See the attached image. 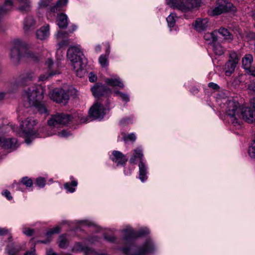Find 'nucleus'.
<instances>
[{
	"label": "nucleus",
	"mask_w": 255,
	"mask_h": 255,
	"mask_svg": "<svg viewBox=\"0 0 255 255\" xmlns=\"http://www.w3.org/2000/svg\"><path fill=\"white\" fill-rule=\"evenodd\" d=\"M61 230V228L59 226L55 227L52 229L48 231L46 234V239L45 240H41L39 241V242L43 243V244H47L49 243L51 241V236L52 235L55 234V233H58L60 232Z\"/></svg>",
	"instance_id": "nucleus-28"
},
{
	"label": "nucleus",
	"mask_w": 255,
	"mask_h": 255,
	"mask_svg": "<svg viewBox=\"0 0 255 255\" xmlns=\"http://www.w3.org/2000/svg\"><path fill=\"white\" fill-rule=\"evenodd\" d=\"M35 249L33 248L31 250L26 252L24 255H35Z\"/></svg>",
	"instance_id": "nucleus-58"
},
{
	"label": "nucleus",
	"mask_w": 255,
	"mask_h": 255,
	"mask_svg": "<svg viewBox=\"0 0 255 255\" xmlns=\"http://www.w3.org/2000/svg\"><path fill=\"white\" fill-rule=\"evenodd\" d=\"M44 94V89L41 86L34 85L30 86L23 94V98L25 102L24 106L28 108L35 105L43 99Z\"/></svg>",
	"instance_id": "nucleus-5"
},
{
	"label": "nucleus",
	"mask_w": 255,
	"mask_h": 255,
	"mask_svg": "<svg viewBox=\"0 0 255 255\" xmlns=\"http://www.w3.org/2000/svg\"><path fill=\"white\" fill-rule=\"evenodd\" d=\"M34 77V73L32 72H28L23 73L20 75L17 78L15 83L12 85V88H14L16 86H25L28 81H32Z\"/></svg>",
	"instance_id": "nucleus-14"
},
{
	"label": "nucleus",
	"mask_w": 255,
	"mask_h": 255,
	"mask_svg": "<svg viewBox=\"0 0 255 255\" xmlns=\"http://www.w3.org/2000/svg\"><path fill=\"white\" fill-rule=\"evenodd\" d=\"M52 0H40L38 2V6L40 8L45 7L47 6Z\"/></svg>",
	"instance_id": "nucleus-47"
},
{
	"label": "nucleus",
	"mask_w": 255,
	"mask_h": 255,
	"mask_svg": "<svg viewBox=\"0 0 255 255\" xmlns=\"http://www.w3.org/2000/svg\"><path fill=\"white\" fill-rule=\"evenodd\" d=\"M109 56L105 55H101L99 58V62L102 67H106L108 66L109 62L108 58Z\"/></svg>",
	"instance_id": "nucleus-40"
},
{
	"label": "nucleus",
	"mask_w": 255,
	"mask_h": 255,
	"mask_svg": "<svg viewBox=\"0 0 255 255\" xmlns=\"http://www.w3.org/2000/svg\"><path fill=\"white\" fill-rule=\"evenodd\" d=\"M131 172H132V170L131 169H130L129 168H126L124 170V173L126 175H130Z\"/></svg>",
	"instance_id": "nucleus-60"
},
{
	"label": "nucleus",
	"mask_w": 255,
	"mask_h": 255,
	"mask_svg": "<svg viewBox=\"0 0 255 255\" xmlns=\"http://www.w3.org/2000/svg\"><path fill=\"white\" fill-rule=\"evenodd\" d=\"M105 239L106 240H107V241H108L109 242H114L115 240V238L114 236L108 237L107 236H105Z\"/></svg>",
	"instance_id": "nucleus-59"
},
{
	"label": "nucleus",
	"mask_w": 255,
	"mask_h": 255,
	"mask_svg": "<svg viewBox=\"0 0 255 255\" xmlns=\"http://www.w3.org/2000/svg\"><path fill=\"white\" fill-rule=\"evenodd\" d=\"M105 82L109 86L121 89H123L125 87L123 81L117 75H112L109 78H105Z\"/></svg>",
	"instance_id": "nucleus-16"
},
{
	"label": "nucleus",
	"mask_w": 255,
	"mask_h": 255,
	"mask_svg": "<svg viewBox=\"0 0 255 255\" xmlns=\"http://www.w3.org/2000/svg\"><path fill=\"white\" fill-rule=\"evenodd\" d=\"M193 25L197 31L205 30L209 26L208 19L207 18H199L196 19Z\"/></svg>",
	"instance_id": "nucleus-22"
},
{
	"label": "nucleus",
	"mask_w": 255,
	"mask_h": 255,
	"mask_svg": "<svg viewBox=\"0 0 255 255\" xmlns=\"http://www.w3.org/2000/svg\"><path fill=\"white\" fill-rule=\"evenodd\" d=\"M123 232L124 235L123 242L126 245V247L123 248L122 251L126 255H148L156 250V247L152 241L148 239L136 252L132 253L133 250L134 239L148 234L149 232L147 228H142L138 232H136L131 227H128L123 230Z\"/></svg>",
	"instance_id": "nucleus-2"
},
{
	"label": "nucleus",
	"mask_w": 255,
	"mask_h": 255,
	"mask_svg": "<svg viewBox=\"0 0 255 255\" xmlns=\"http://www.w3.org/2000/svg\"><path fill=\"white\" fill-rule=\"evenodd\" d=\"M213 50L217 55H222L225 51V48L217 41L212 44Z\"/></svg>",
	"instance_id": "nucleus-32"
},
{
	"label": "nucleus",
	"mask_w": 255,
	"mask_h": 255,
	"mask_svg": "<svg viewBox=\"0 0 255 255\" xmlns=\"http://www.w3.org/2000/svg\"><path fill=\"white\" fill-rule=\"evenodd\" d=\"M77 223L79 225L87 226H91L94 225V224L88 221V220H80L77 221Z\"/></svg>",
	"instance_id": "nucleus-49"
},
{
	"label": "nucleus",
	"mask_w": 255,
	"mask_h": 255,
	"mask_svg": "<svg viewBox=\"0 0 255 255\" xmlns=\"http://www.w3.org/2000/svg\"><path fill=\"white\" fill-rule=\"evenodd\" d=\"M19 4L18 9L21 12H27L29 10L31 3L29 0H17Z\"/></svg>",
	"instance_id": "nucleus-27"
},
{
	"label": "nucleus",
	"mask_w": 255,
	"mask_h": 255,
	"mask_svg": "<svg viewBox=\"0 0 255 255\" xmlns=\"http://www.w3.org/2000/svg\"><path fill=\"white\" fill-rule=\"evenodd\" d=\"M237 64L232 62L231 61H228L225 65V74L227 76H230L235 71Z\"/></svg>",
	"instance_id": "nucleus-30"
},
{
	"label": "nucleus",
	"mask_w": 255,
	"mask_h": 255,
	"mask_svg": "<svg viewBox=\"0 0 255 255\" xmlns=\"http://www.w3.org/2000/svg\"><path fill=\"white\" fill-rule=\"evenodd\" d=\"M11 91L10 90H8L6 92H1L0 93V100H1L4 99L5 97L7 98H9L10 97Z\"/></svg>",
	"instance_id": "nucleus-50"
},
{
	"label": "nucleus",
	"mask_w": 255,
	"mask_h": 255,
	"mask_svg": "<svg viewBox=\"0 0 255 255\" xmlns=\"http://www.w3.org/2000/svg\"><path fill=\"white\" fill-rule=\"evenodd\" d=\"M218 32L217 30H215L212 32H208L205 34L204 38L209 44H214L218 39Z\"/></svg>",
	"instance_id": "nucleus-26"
},
{
	"label": "nucleus",
	"mask_w": 255,
	"mask_h": 255,
	"mask_svg": "<svg viewBox=\"0 0 255 255\" xmlns=\"http://www.w3.org/2000/svg\"><path fill=\"white\" fill-rule=\"evenodd\" d=\"M49 96L50 98L58 103L66 104L69 100V95L62 89H55L51 91Z\"/></svg>",
	"instance_id": "nucleus-11"
},
{
	"label": "nucleus",
	"mask_w": 255,
	"mask_h": 255,
	"mask_svg": "<svg viewBox=\"0 0 255 255\" xmlns=\"http://www.w3.org/2000/svg\"><path fill=\"white\" fill-rule=\"evenodd\" d=\"M86 254L87 255H89L91 254L93 255H104L103 254H99L96 252H95L93 250H90V249H89L87 251Z\"/></svg>",
	"instance_id": "nucleus-57"
},
{
	"label": "nucleus",
	"mask_w": 255,
	"mask_h": 255,
	"mask_svg": "<svg viewBox=\"0 0 255 255\" xmlns=\"http://www.w3.org/2000/svg\"><path fill=\"white\" fill-rule=\"evenodd\" d=\"M38 110L40 114H46L47 113V110L44 104L41 102V101L37 102L35 105H33Z\"/></svg>",
	"instance_id": "nucleus-38"
},
{
	"label": "nucleus",
	"mask_w": 255,
	"mask_h": 255,
	"mask_svg": "<svg viewBox=\"0 0 255 255\" xmlns=\"http://www.w3.org/2000/svg\"><path fill=\"white\" fill-rule=\"evenodd\" d=\"M10 55L11 59L17 61L22 56V52L26 49V44L19 39H14L12 42Z\"/></svg>",
	"instance_id": "nucleus-10"
},
{
	"label": "nucleus",
	"mask_w": 255,
	"mask_h": 255,
	"mask_svg": "<svg viewBox=\"0 0 255 255\" xmlns=\"http://www.w3.org/2000/svg\"><path fill=\"white\" fill-rule=\"evenodd\" d=\"M23 250L20 246L9 244L6 246L5 252L7 255H20V251Z\"/></svg>",
	"instance_id": "nucleus-21"
},
{
	"label": "nucleus",
	"mask_w": 255,
	"mask_h": 255,
	"mask_svg": "<svg viewBox=\"0 0 255 255\" xmlns=\"http://www.w3.org/2000/svg\"><path fill=\"white\" fill-rule=\"evenodd\" d=\"M46 64L48 66L49 69V75L53 76L54 75L59 74V72L57 70H56L55 72L52 71L53 67H54V64L53 61L51 59H48L46 62Z\"/></svg>",
	"instance_id": "nucleus-41"
},
{
	"label": "nucleus",
	"mask_w": 255,
	"mask_h": 255,
	"mask_svg": "<svg viewBox=\"0 0 255 255\" xmlns=\"http://www.w3.org/2000/svg\"><path fill=\"white\" fill-rule=\"evenodd\" d=\"M253 60V57L251 55H246V56L244 57L242 60L243 68L247 70H249V69H250Z\"/></svg>",
	"instance_id": "nucleus-31"
},
{
	"label": "nucleus",
	"mask_w": 255,
	"mask_h": 255,
	"mask_svg": "<svg viewBox=\"0 0 255 255\" xmlns=\"http://www.w3.org/2000/svg\"><path fill=\"white\" fill-rule=\"evenodd\" d=\"M208 86L210 88H211L213 89H215V90H217L219 88V86L217 84L213 83V82L209 83L208 84Z\"/></svg>",
	"instance_id": "nucleus-56"
},
{
	"label": "nucleus",
	"mask_w": 255,
	"mask_h": 255,
	"mask_svg": "<svg viewBox=\"0 0 255 255\" xmlns=\"http://www.w3.org/2000/svg\"><path fill=\"white\" fill-rule=\"evenodd\" d=\"M13 7V2L10 0H5L4 5L0 6V17L5 13L7 11L11 10Z\"/></svg>",
	"instance_id": "nucleus-29"
},
{
	"label": "nucleus",
	"mask_w": 255,
	"mask_h": 255,
	"mask_svg": "<svg viewBox=\"0 0 255 255\" xmlns=\"http://www.w3.org/2000/svg\"><path fill=\"white\" fill-rule=\"evenodd\" d=\"M72 119V117L64 113H57L51 115L48 120V125L51 128H59L68 124Z\"/></svg>",
	"instance_id": "nucleus-7"
},
{
	"label": "nucleus",
	"mask_w": 255,
	"mask_h": 255,
	"mask_svg": "<svg viewBox=\"0 0 255 255\" xmlns=\"http://www.w3.org/2000/svg\"><path fill=\"white\" fill-rule=\"evenodd\" d=\"M68 33L62 31H58L55 35L57 43V52H61V49L65 47L69 43L68 38Z\"/></svg>",
	"instance_id": "nucleus-13"
},
{
	"label": "nucleus",
	"mask_w": 255,
	"mask_h": 255,
	"mask_svg": "<svg viewBox=\"0 0 255 255\" xmlns=\"http://www.w3.org/2000/svg\"><path fill=\"white\" fill-rule=\"evenodd\" d=\"M37 123L33 118H27L21 121L19 128L11 125L0 127V133H6L11 129L19 136L23 137L25 142L29 144L34 138L39 137L38 130L36 128Z\"/></svg>",
	"instance_id": "nucleus-3"
},
{
	"label": "nucleus",
	"mask_w": 255,
	"mask_h": 255,
	"mask_svg": "<svg viewBox=\"0 0 255 255\" xmlns=\"http://www.w3.org/2000/svg\"><path fill=\"white\" fill-rule=\"evenodd\" d=\"M170 7L182 12H187L199 5L198 0H165Z\"/></svg>",
	"instance_id": "nucleus-6"
},
{
	"label": "nucleus",
	"mask_w": 255,
	"mask_h": 255,
	"mask_svg": "<svg viewBox=\"0 0 255 255\" xmlns=\"http://www.w3.org/2000/svg\"><path fill=\"white\" fill-rule=\"evenodd\" d=\"M68 241L66 235H62L59 238V246L60 248H66L68 246Z\"/></svg>",
	"instance_id": "nucleus-37"
},
{
	"label": "nucleus",
	"mask_w": 255,
	"mask_h": 255,
	"mask_svg": "<svg viewBox=\"0 0 255 255\" xmlns=\"http://www.w3.org/2000/svg\"><path fill=\"white\" fill-rule=\"evenodd\" d=\"M110 53V46L109 44H108L106 46V54L105 55L109 56Z\"/></svg>",
	"instance_id": "nucleus-61"
},
{
	"label": "nucleus",
	"mask_w": 255,
	"mask_h": 255,
	"mask_svg": "<svg viewBox=\"0 0 255 255\" xmlns=\"http://www.w3.org/2000/svg\"><path fill=\"white\" fill-rule=\"evenodd\" d=\"M25 56L26 57L32 58L34 60H36L37 59V56L36 54L30 52L25 53Z\"/></svg>",
	"instance_id": "nucleus-53"
},
{
	"label": "nucleus",
	"mask_w": 255,
	"mask_h": 255,
	"mask_svg": "<svg viewBox=\"0 0 255 255\" xmlns=\"http://www.w3.org/2000/svg\"><path fill=\"white\" fill-rule=\"evenodd\" d=\"M9 230L6 228H0V236H5L9 233Z\"/></svg>",
	"instance_id": "nucleus-51"
},
{
	"label": "nucleus",
	"mask_w": 255,
	"mask_h": 255,
	"mask_svg": "<svg viewBox=\"0 0 255 255\" xmlns=\"http://www.w3.org/2000/svg\"><path fill=\"white\" fill-rule=\"evenodd\" d=\"M33 184L32 181L31 179L27 177H23L21 179L20 183H15L13 185V187L16 188V190L23 191L21 188L22 185H25L26 187H30Z\"/></svg>",
	"instance_id": "nucleus-25"
},
{
	"label": "nucleus",
	"mask_w": 255,
	"mask_h": 255,
	"mask_svg": "<svg viewBox=\"0 0 255 255\" xmlns=\"http://www.w3.org/2000/svg\"><path fill=\"white\" fill-rule=\"evenodd\" d=\"M47 78V77L46 76V77H45V76H41L40 78V80H44V79H46Z\"/></svg>",
	"instance_id": "nucleus-64"
},
{
	"label": "nucleus",
	"mask_w": 255,
	"mask_h": 255,
	"mask_svg": "<svg viewBox=\"0 0 255 255\" xmlns=\"http://www.w3.org/2000/svg\"><path fill=\"white\" fill-rule=\"evenodd\" d=\"M109 103L104 101L95 103L89 109V114L90 117L94 119L101 120L106 114V108L109 109Z\"/></svg>",
	"instance_id": "nucleus-8"
},
{
	"label": "nucleus",
	"mask_w": 255,
	"mask_h": 255,
	"mask_svg": "<svg viewBox=\"0 0 255 255\" xmlns=\"http://www.w3.org/2000/svg\"><path fill=\"white\" fill-rule=\"evenodd\" d=\"M143 154L142 153V149L141 147H138L133 150V154L129 159L130 164H135L137 159L143 160Z\"/></svg>",
	"instance_id": "nucleus-23"
},
{
	"label": "nucleus",
	"mask_w": 255,
	"mask_h": 255,
	"mask_svg": "<svg viewBox=\"0 0 255 255\" xmlns=\"http://www.w3.org/2000/svg\"><path fill=\"white\" fill-rule=\"evenodd\" d=\"M22 232L26 236H31L34 234V230L30 228L23 227L22 228Z\"/></svg>",
	"instance_id": "nucleus-45"
},
{
	"label": "nucleus",
	"mask_w": 255,
	"mask_h": 255,
	"mask_svg": "<svg viewBox=\"0 0 255 255\" xmlns=\"http://www.w3.org/2000/svg\"><path fill=\"white\" fill-rule=\"evenodd\" d=\"M67 57L77 76L82 77L85 74L86 60L80 46H70L67 51Z\"/></svg>",
	"instance_id": "nucleus-4"
},
{
	"label": "nucleus",
	"mask_w": 255,
	"mask_h": 255,
	"mask_svg": "<svg viewBox=\"0 0 255 255\" xmlns=\"http://www.w3.org/2000/svg\"><path fill=\"white\" fill-rule=\"evenodd\" d=\"M218 102L224 105L227 118L234 126H240L241 118L249 123L255 122V97L251 100L250 107H241L228 97L219 99Z\"/></svg>",
	"instance_id": "nucleus-1"
},
{
	"label": "nucleus",
	"mask_w": 255,
	"mask_h": 255,
	"mask_svg": "<svg viewBox=\"0 0 255 255\" xmlns=\"http://www.w3.org/2000/svg\"><path fill=\"white\" fill-rule=\"evenodd\" d=\"M239 61V58L237 53L232 51L230 53V57L228 61H231L234 63L237 64Z\"/></svg>",
	"instance_id": "nucleus-42"
},
{
	"label": "nucleus",
	"mask_w": 255,
	"mask_h": 255,
	"mask_svg": "<svg viewBox=\"0 0 255 255\" xmlns=\"http://www.w3.org/2000/svg\"><path fill=\"white\" fill-rule=\"evenodd\" d=\"M111 160L117 164V166L125 165L128 158L126 156L119 151L114 150L110 156Z\"/></svg>",
	"instance_id": "nucleus-15"
},
{
	"label": "nucleus",
	"mask_w": 255,
	"mask_h": 255,
	"mask_svg": "<svg viewBox=\"0 0 255 255\" xmlns=\"http://www.w3.org/2000/svg\"><path fill=\"white\" fill-rule=\"evenodd\" d=\"M57 135L61 137H67L70 135L71 133L70 131H68L66 130H63L61 131L58 132Z\"/></svg>",
	"instance_id": "nucleus-48"
},
{
	"label": "nucleus",
	"mask_w": 255,
	"mask_h": 255,
	"mask_svg": "<svg viewBox=\"0 0 255 255\" xmlns=\"http://www.w3.org/2000/svg\"><path fill=\"white\" fill-rule=\"evenodd\" d=\"M101 47L100 45H97L95 46V50L99 52L101 51Z\"/></svg>",
	"instance_id": "nucleus-63"
},
{
	"label": "nucleus",
	"mask_w": 255,
	"mask_h": 255,
	"mask_svg": "<svg viewBox=\"0 0 255 255\" xmlns=\"http://www.w3.org/2000/svg\"><path fill=\"white\" fill-rule=\"evenodd\" d=\"M115 94L119 96L121 100L125 102H128L129 101V97L127 93L120 92L119 91H115Z\"/></svg>",
	"instance_id": "nucleus-39"
},
{
	"label": "nucleus",
	"mask_w": 255,
	"mask_h": 255,
	"mask_svg": "<svg viewBox=\"0 0 255 255\" xmlns=\"http://www.w3.org/2000/svg\"><path fill=\"white\" fill-rule=\"evenodd\" d=\"M89 80L91 82H94L97 80V76L93 72H90L89 74Z\"/></svg>",
	"instance_id": "nucleus-54"
},
{
	"label": "nucleus",
	"mask_w": 255,
	"mask_h": 255,
	"mask_svg": "<svg viewBox=\"0 0 255 255\" xmlns=\"http://www.w3.org/2000/svg\"><path fill=\"white\" fill-rule=\"evenodd\" d=\"M248 90L249 94L255 95V81H251L248 85Z\"/></svg>",
	"instance_id": "nucleus-43"
},
{
	"label": "nucleus",
	"mask_w": 255,
	"mask_h": 255,
	"mask_svg": "<svg viewBox=\"0 0 255 255\" xmlns=\"http://www.w3.org/2000/svg\"><path fill=\"white\" fill-rule=\"evenodd\" d=\"M78 183L76 180H73L71 182H67L64 184V188L67 192L70 193H73L75 191V188L77 186Z\"/></svg>",
	"instance_id": "nucleus-33"
},
{
	"label": "nucleus",
	"mask_w": 255,
	"mask_h": 255,
	"mask_svg": "<svg viewBox=\"0 0 255 255\" xmlns=\"http://www.w3.org/2000/svg\"><path fill=\"white\" fill-rule=\"evenodd\" d=\"M57 24L61 28H65L68 24V16L63 13H58L57 16Z\"/></svg>",
	"instance_id": "nucleus-24"
},
{
	"label": "nucleus",
	"mask_w": 255,
	"mask_h": 255,
	"mask_svg": "<svg viewBox=\"0 0 255 255\" xmlns=\"http://www.w3.org/2000/svg\"><path fill=\"white\" fill-rule=\"evenodd\" d=\"M139 179L142 182L147 179V166L143 160H140L138 163Z\"/></svg>",
	"instance_id": "nucleus-20"
},
{
	"label": "nucleus",
	"mask_w": 255,
	"mask_h": 255,
	"mask_svg": "<svg viewBox=\"0 0 255 255\" xmlns=\"http://www.w3.org/2000/svg\"><path fill=\"white\" fill-rule=\"evenodd\" d=\"M218 34L222 35L225 39L231 40L233 36L230 32L226 28H221L217 31Z\"/></svg>",
	"instance_id": "nucleus-34"
},
{
	"label": "nucleus",
	"mask_w": 255,
	"mask_h": 255,
	"mask_svg": "<svg viewBox=\"0 0 255 255\" xmlns=\"http://www.w3.org/2000/svg\"><path fill=\"white\" fill-rule=\"evenodd\" d=\"M35 19L31 15L26 16L23 20V28L25 32H28L33 30L36 26Z\"/></svg>",
	"instance_id": "nucleus-18"
},
{
	"label": "nucleus",
	"mask_w": 255,
	"mask_h": 255,
	"mask_svg": "<svg viewBox=\"0 0 255 255\" xmlns=\"http://www.w3.org/2000/svg\"><path fill=\"white\" fill-rule=\"evenodd\" d=\"M132 123V120L130 118L124 119L120 122V124L122 125H124L125 124H131Z\"/></svg>",
	"instance_id": "nucleus-52"
},
{
	"label": "nucleus",
	"mask_w": 255,
	"mask_h": 255,
	"mask_svg": "<svg viewBox=\"0 0 255 255\" xmlns=\"http://www.w3.org/2000/svg\"><path fill=\"white\" fill-rule=\"evenodd\" d=\"M2 194L9 200L12 199V196H11L10 193L8 190H5L2 192Z\"/></svg>",
	"instance_id": "nucleus-55"
},
{
	"label": "nucleus",
	"mask_w": 255,
	"mask_h": 255,
	"mask_svg": "<svg viewBox=\"0 0 255 255\" xmlns=\"http://www.w3.org/2000/svg\"><path fill=\"white\" fill-rule=\"evenodd\" d=\"M36 37L40 40L47 39L50 35V25L45 24L35 32Z\"/></svg>",
	"instance_id": "nucleus-17"
},
{
	"label": "nucleus",
	"mask_w": 255,
	"mask_h": 255,
	"mask_svg": "<svg viewBox=\"0 0 255 255\" xmlns=\"http://www.w3.org/2000/svg\"><path fill=\"white\" fill-rule=\"evenodd\" d=\"M68 2V0H59L56 4L52 7L51 11L55 12L57 11L60 10L61 8L65 6Z\"/></svg>",
	"instance_id": "nucleus-36"
},
{
	"label": "nucleus",
	"mask_w": 255,
	"mask_h": 255,
	"mask_svg": "<svg viewBox=\"0 0 255 255\" xmlns=\"http://www.w3.org/2000/svg\"><path fill=\"white\" fill-rule=\"evenodd\" d=\"M45 179L41 177H38L36 180V185L41 188L43 187L45 185Z\"/></svg>",
	"instance_id": "nucleus-46"
},
{
	"label": "nucleus",
	"mask_w": 255,
	"mask_h": 255,
	"mask_svg": "<svg viewBox=\"0 0 255 255\" xmlns=\"http://www.w3.org/2000/svg\"><path fill=\"white\" fill-rule=\"evenodd\" d=\"M0 146L7 149H15L17 147V140L15 138L0 137Z\"/></svg>",
	"instance_id": "nucleus-19"
},
{
	"label": "nucleus",
	"mask_w": 255,
	"mask_h": 255,
	"mask_svg": "<svg viewBox=\"0 0 255 255\" xmlns=\"http://www.w3.org/2000/svg\"><path fill=\"white\" fill-rule=\"evenodd\" d=\"M123 139L125 141H134L136 140V136L134 133H131L128 134H124L123 135Z\"/></svg>",
	"instance_id": "nucleus-44"
},
{
	"label": "nucleus",
	"mask_w": 255,
	"mask_h": 255,
	"mask_svg": "<svg viewBox=\"0 0 255 255\" xmlns=\"http://www.w3.org/2000/svg\"><path fill=\"white\" fill-rule=\"evenodd\" d=\"M91 90L95 97L99 99L103 98L102 100H103L104 101V100H105V102L110 103L109 96L112 93V91L107 87V86L101 84H97L92 88Z\"/></svg>",
	"instance_id": "nucleus-9"
},
{
	"label": "nucleus",
	"mask_w": 255,
	"mask_h": 255,
	"mask_svg": "<svg viewBox=\"0 0 255 255\" xmlns=\"http://www.w3.org/2000/svg\"><path fill=\"white\" fill-rule=\"evenodd\" d=\"M177 18L175 13H171L166 18V21L169 27H173L175 25Z\"/></svg>",
	"instance_id": "nucleus-35"
},
{
	"label": "nucleus",
	"mask_w": 255,
	"mask_h": 255,
	"mask_svg": "<svg viewBox=\"0 0 255 255\" xmlns=\"http://www.w3.org/2000/svg\"><path fill=\"white\" fill-rule=\"evenodd\" d=\"M232 4L227 3L224 0H218L217 5L208 10V13L212 16L218 15L230 9Z\"/></svg>",
	"instance_id": "nucleus-12"
},
{
	"label": "nucleus",
	"mask_w": 255,
	"mask_h": 255,
	"mask_svg": "<svg viewBox=\"0 0 255 255\" xmlns=\"http://www.w3.org/2000/svg\"><path fill=\"white\" fill-rule=\"evenodd\" d=\"M250 72L252 75L255 77V68H250Z\"/></svg>",
	"instance_id": "nucleus-62"
}]
</instances>
